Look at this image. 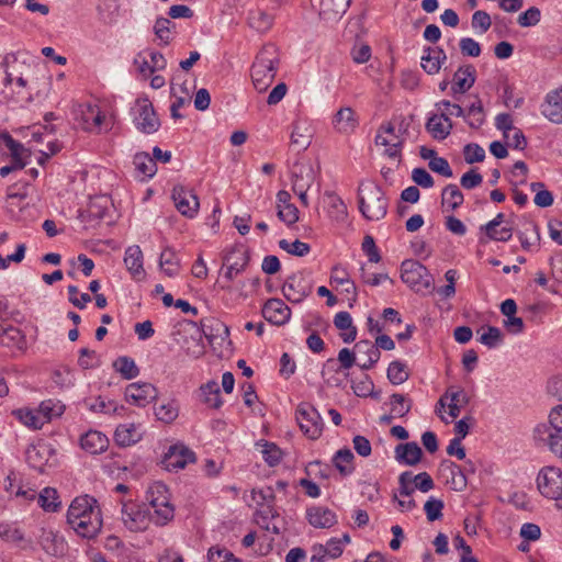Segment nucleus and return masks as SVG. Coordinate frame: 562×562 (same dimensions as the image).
<instances>
[{"instance_id":"nucleus-32","label":"nucleus","mask_w":562,"mask_h":562,"mask_svg":"<svg viewBox=\"0 0 562 562\" xmlns=\"http://www.w3.org/2000/svg\"><path fill=\"white\" fill-rule=\"evenodd\" d=\"M201 330L200 334L204 336L210 342L221 337L222 339L228 337V327L221 321L210 317L200 321Z\"/></svg>"},{"instance_id":"nucleus-12","label":"nucleus","mask_w":562,"mask_h":562,"mask_svg":"<svg viewBox=\"0 0 562 562\" xmlns=\"http://www.w3.org/2000/svg\"><path fill=\"white\" fill-rule=\"evenodd\" d=\"M171 198L176 209L186 217L193 218L199 211L200 202L194 192L181 184L172 189Z\"/></svg>"},{"instance_id":"nucleus-60","label":"nucleus","mask_w":562,"mask_h":562,"mask_svg":"<svg viewBox=\"0 0 562 562\" xmlns=\"http://www.w3.org/2000/svg\"><path fill=\"white\" fill-rule=\"evenodd\" d=\"M479 340L488 348H495L503 341V334L498 327L487 326L486 331L481 335Z\"/></svg>"},{"instance_id":"nucleus-61","label":"nucleus","mask_w":562,"mask_h":562,"mask_svg":"<svg viewBox=\"0 0 562 562\" xmlns=\"http://www.w3.org/2000/svg\"><path fill=\"white\" fill-rule=\"evenodd\" d=\"M445 504L441 499L430 497L424 505L427 519L429 521L438 520L442 517V509Z\"/></svg>"},{"instance_id":"nucleus-22","label":"nucleus","mask_w":562,"mask_h":562,"mask_svg":"<svg viewBox=\"0 0 562 562\" xmlns=\"http://www.w3.org/2000/svg\"><path fill=\"white\" fill-rule=\"evenodd\" d=\"M394 453L398 463L409 467L416 465L423 458V450L415 441L397 445Z\"/></svg>"},{"instance_id":"nucleus-52","label":"nucleus","mask_w":562,"mask_h":562,"mask_svg":"<svg viewBox=\"0 0 562 562\" xmlns=\"http://www.w3.org/2000/svg\"><path fill=\"white\" fill-rule=\"evenodd\" d=\"M440 467L445 471H449L451 474V482L457 490H462L467 485V479L464 473L462 472L461 467L456 464L450 460H443L440 463Z\"/></svg>"},{"instance_id":"nucleus-57","label":"nucleus","mask_w":562,"mask_h":562,"mask_svg":"<svg viewBox=\"0 0 562 562\" xmlns=\"http://www.w3.org/2000/svg\"><path fill=\"white\" fill-rule=\"evenodd\" d=\"M353 393L359 397H368L372 394L374 383L368 374H363L359 380H351Z\"/></svg>"},{"instance_id":"nucleus-56","label":"nucleus","mask_w":562,"mask_h":562,"mask_svg":"<svg viewBox=\"0 0 562 562\" xmlns=\"http://www.w3.org/2000/svg\"><path fill=\"white\" fill-rule=\"evenodd\" d=\"M279 247L285 250L288 254L304 257L311 251V247L307 243L301 241L299 239L293 243H289L286 239L279 240Z\"/></svg>"},{"instance_id":"nucleus-47","label":"nucleus","mask_w":562,"mask_h":562,"mask_svg":"<svg viewBox=\"0 0 562 562\" xmlns=\"http://www.w3.org/2000/svg\"><path fill=\"white\" fill-rule=\"evenodd\" d=\"M38 505L45 512H57L60 508L58 493L53 487H45L38 495Z\"/></svg>"},{"instance_id":"nucleus-6","label":"nucleus","mask_w":562,"mask_h":562,"mask_svg":"<svg viewBox=\"0 0 562 562\" xmlns=\"http://www.w3.org/2000/svg\"><path fill=\"white\" fill-rule=\"evenodd\" d=\"M537 486L542 496L562 499V471L555 467H544L537 476Z\"/></svg>"},{"instance_id":"nucleus-14","label":"nucleus","mask_w":562,"mask_h":562,"mask_svg":"<svg viewBox=\"0 0 562 562\" xmlns=\"http://www.w3.org/2000/svg\"><path fill=\"white\" fill-rule=\"evenodd\" d=\"M54 456L55 449L43 440L31 445L25 452L29 465L41 473L44 472L45 467L49 464Z\"/></svg>"},{"instance_id":"nucleus-54","label":"nucleus","mask_w":562,"mask_h":562,"mask_svg":"<svg viewBox=\"0 0 562 562\" xmlns=\"http://www.w3.org/2000/svg\"><path fill=\"white\" fill-rule=\"evenodd\" d=\"M530 189L536 192L533 202L539 207H548L553 204V195L544 189L543 182H532Z\"/></svg>"},{"instance_id":"nucleus-36","label":"nucleus","mask_w":562,"mask_h":562,"mask_svg":"<svg viewBox=\"0 0 562 562\" xmlns=\"http://www.w3.org/2000/svg\"><path fill=\"white\" fill-rule=\"evenodd\" d=\"M82 127L85 131L93 132L100 130L105 120L104 113L98 105L88 104L81 112Z\"/></svg>"},{"instance_id":"nucleus-20","label":"nucleus","mask_w":562,"mask_h":562,"mask_svg":"<svg viewBox=\"0 0 562 562\" xmlns=\"http://www.w3.org/2000/svg\"><path fill=\"white\" fill-rule=\"evenodd\" d=\"M425 127L432 138L443 140L450 135L453 128V123L446 111H441L440 114H432L429 116Z\"/></svg>"},{"instance_id":"nucleus-18","label":"nucleus","mask_w":562,"mask_h":562,"mask_svg":"<svg viewBox=\"0 0 562 562\" xmlns=\"http://www.w3.org/2000/svg\"><path fill=\"white\" fill-rule=\"evenodd\" d=\"M261 313L267 322L279 326L285 324L291 316L290 307L281 299H269Z\"/></svg>"},{"instance_id":"nucleus-37","label":"nucleus","mask_w":562,"mask_h":562,"mask_svg":"<svg viewBox=\"0 0 562 562\" xmlns=\"http://www.w3.org/2000/svg\"><path fill=\"white\" fill-rule=\"evenodd\" d=\"M325 198L329 216L337 222H344L348 216L345 202L333 191H326Z\"/></svg>"},{"instance_id":"nucleus-59","label":"nucleus","mask_w":562,"mask_h":562,"mask_svg":"<svg viewBox=\"0 0 562 562\" xmlns=\"http://www.w3.org/2000/svg\"><path fill=\"white\" fill-rule=\"evenodd\" d=\"M265 461L270 465L274 467L280 463L282 459L281 449L272 442H265L261 450Z\"/></svg>"},{"instance_id":"nucleus-50","label":"nucleus","mask_w":562,"mask_h":562,"mask_svg":"<svg viewBox=\"0 0 562 562\" xmlns=\"http://www.w3.org/2000/svg\"><path fill=\"white\" fill-rule=\"evenodd\" d=\"M409 378L407 367L404 362L395 360L389 364L387 379L394 385L406 382Z\"/></svg>"},{"instance_id":"nucleus-64","label":"nucleus","mask_w":562,"mask_h":562,"mask_svg":"<svg viewBox=\"0 0 562 562\" xmlns=\"http://www.w3.org/2000/svg\"><path fill=\"white\" fill-rule=\"evenodd\" d=\"M207 557L211 562H240V560L236 559L227 549L216 547H212L209 550Z\"/></svg>"},{"instance_id":"nucleus-15","label":"nucleus","mask_w":562,"mask_h":562,"mask_svg":"<svg viewBox=\"0 0 562 562\" xmlns=\"http://www.w3.org/2000/svg\"><path fill=\"white\" fill-rule=\"evenodd\" d=\"M150 514L142 510L140 507L134 503H126L122 506V521L124 526L133 532L143 531L147 528Z\"/></svg>"},{"instance_id":"nucleus-62","label":"nucleus","mask_w":562,"mask_h":562,"mask_svg":"<svg viewBox=\"0 0 562 562\" xmlns=\"http://www.w3.org/2000/svg\"><path fill=\"white\" fill-rule=\"evenodd\" d=\"M464 160L468 164L481 162L485 158V150L479 144H468L463 148Z\"/></svg>"},{"instance_id":"nucleus-63","label":"nucleus","mask_w":562,"mask_h":562,"mask_svg":"<svg viewBox=\"0 0 562 562\" xmlns=\"http://www.w3.org/2000/svg\"><path fill=\"white\" fill-rule=\"evenodd\" d=\"M398 494L401 497H409L415 488L413 481V473L411 471H405L398 476Z\"/></svg>"},{"instance_id":"nucleus-17","label":"nucleus","mask_w":562,"mask_h":562,"mask_svg":"<svg viewBox=\"0 0 562 562\" xmlns=\"http://www.w3.org/2000/svg\"><path fill=\"white\" fill-rule=\"evenodd\" d=\"M194 461L195 454L192 450L183 445H173L165 454L162 463L167 470L171 471L183 469L188 463H193Z\"/></svg>"},{"instance_id":"nucleus-55","label":"nucleus","mask_w":562,"mask_h":562,"mask_svg":"<svg viewBox=\"0 0 562 562\" xmlns=\"http://www.w3.org/2000/svg\"><path fill=\"white\" fill-rule=\"evenodd\" d=\"M156 416L159 420L164 423H172L179 414V405L177 401L171 400L170 402L160 405L156 408Z\"/></svg>"},{"instance_id":"nucleus-30","label":"nucleus","mask_w":562,"mask_h":562,"mask_svg":"<svg viewBox=\"0 0 562 562\" xmlns=\"http://www.w3.org/2000/svg\"><path fill=\"white\" fill-rule=\"evenodd\" d=\"M307 520L315 528H330L337 522L336 514L325 507L307 509Z\"/></svg>"},{"instance_id":"nucleus-16","label":"nucleus","mask_w":562,"mask_h":562,"mask_svg":"<svg viewBox=\"0 0 562 562\" xmlns=\"http://www.w3.org/2000/svg\"><path fill=\"white\" fill-rule=\"evenodd\" d=\"M157 389L151 383H131L125 390V398L133 405L145 407L157 397Z\"/></svg>"},{"instance_id":"nucleus-58","label":"nucleus","mask_w":562,"mask_h":562,"mask_svg":"<svg viewBox=\"0 0 562 562\" xmlns=\"http://www.w3.org/2000/svg\"><path fill=\"white\" fill-rule=\"evenodd\" d=\"M171 27H175V24L167 18H159L156 20L154 30L157 37L162 41L165 45L171 42Z\"/></svg>"},{"instance_id":"nucleus-1","label":"nucleus","mask_w":562,"mask_h":562,"mask_svg":"<svg viewBox=\"0 0 562 562\" xmlns=\"http://www.w3.org/2000/svg\"><path fill=\"white\" fill-rule=\"evenodd\" d=\"M67 522L82 538H94L102 528L101 509L97 499L89 495L76 497L68 508Z\"/></svg>"},{"instance_id":"nucleus-25","label":"nucleus","mask_w":562,"mask_h":562,"mask_svg":"<svg viewBox=\"0 0 562 562\" xmlns=\"http://www.w3.org/2000/svg\"><path fill=\"white\" fill-rule=\"evenodd\" d=\"M333 125L336 131L349 134L358 126V119L355 111L349 106L340 108L334 115Z\"/></svg>"},{"instance_id":"nucleus-41","label":"nucleus","mask_w":562,"mask_h":562,"mask_svg":"<svg viewBox=\"0 0 562 562\" xmlns=\"http://www.w3.org/2000/svg\"><path fill=\"white\" fill-rule=\"evenodd\" d=\"M463 117L467 120L469 126L472 128H480L485 122V112L483 109V103L477 95L475 97V101H473L470 104L465 113V116Z\"/></svg>"},{"instance_id":"nucleus-10","label":"nucleus","mask_w":562,"mask_h":562,"mask_svg":"<svg viewBox=\"0 0 562 562\" xmlns=\"http://www.w3.org/2000/svg\"><path fill=\"white\" fill-rule=\"evenodd\" d=\"M404 139L395 132V125L392 122L382 124L375 136V145L386 147L384 154L390 158L401 156Z\"/></svg>"},{"instance_id":"nucleus-35","label":"nucleus","mask_w":562,"mask_h":562,"mask_svg":"<svg viewBox=\"0 0 562 562\" xmlns=\"http://www.w3.org/2000/svg\"><path fill=\"white\" fill-rule=\"evenodd\" d=\"M334 325L339 330H342L340 337L344 342L350 344L357 337V327L352 324L351 315L348 312H339L334 317Z\"/></svg>"},{"instance_id":"nucleus-24","label":"nucleus","mask_w":562,"mask_h":562,"mask_svg":"<svg viewBox=\"0 0 562 562\" xmlns=\"http://www.w3.org/2000/svg\"><path fill=\"white\" fill-rule=\"evenodd\" d=\"M542 114L553 123H562V89L550 92L542 104Z\"/></svg>"},{"instance_id":"nucleus-48","label":"nucleus","mask_w":562,"mask_h":562,"mask_svg":"<svg viewBox=\"0 0 562 562\" xmlns=\"http://www.w3.org/2000/svg\"><path fill=\"white\" fill-rule=\"evenodd\" d=\"M113 368L115 371L120 372L121 375L126 380H132L139 374V369L136 366L135 361L126 356L119 357L113 362Z\"/></svg>"},{"instance_id":"nucleus-19","label":"nucleus","mask_w":562,"mask_h":562,"mask_svg":"<svg viewBox=\"0 0 562 562\" xmlns=\"http://www.w3.org/2000/svg\"><path fill=\"white\" fill-rule=\"evenodd\" d=\"M549 423L555 432L549 434L548 446L553 453L562 458V405L552 408Z\"/></svg>"},{"instance_id":"nucleus-46","label":"nucleus","mask_w":562,"mask_h":562,"mask_svg":"<svg viewBox=\"0 0 562 562\" xmlns=\"http://www.w3.org/2000/svg\"><path fill=\"white\" fill-rule=\"evenodd\" d=\"M133 162L136 170L147 178H151L157 172L156 161L147 153H137Z\"/></svg>"},{"instance_id":"nucleus-27","label":"nucleus","mask_w":562,"mask_h":562,"mask_svg":"<svg viewBox=\"0 0 562 562\" xmlns=\"http://www.w3.org/2000/svg\"><path fill=\"white\" fill-rule=\"evenodd\" d=\"M108 445L109 439L106 436L97 430H90L80 438L81 448L91 454L103 452L108 448Z\"/></svg>"},{"instance_id":"nucleus-34","label":"nucleus","mask_w":562,"mask_h":562,"mask_svg":"<svg viewBox=\"0 0 562 562\" xmlns=\"http://www.w3.org/2000/svg\"><path fill=\"white\" fill-rule=\"evenodd\" d=\"M114 439L121 447H128L142 439V434L135 424L119 425L114 432Z\"/></svg>"},{"instance_id":"nucleus-4","label":"nucleus","mask_w":562,"mask_h":562,"mask_svg":"<svg viewBox=\"0 0 562 562\" xmlns=\"http://www.w3.org/2000/svg\"><path fill=\"white\" fill-rule=\"evenodd\" d=\"M387 200L383 190L375 183L359 188V210L369 221H380L387 212Z\"/></svg>"},{"instance_id":"nucleus-21","label":"nucleus","mask_w":562,"mask_h":562,"mask_svg":"<svg viewBox=\"0 0 562 562\" xmlns=\"http://www.w3.org/2000/svg\"><path fill=\"white\" fill-rule=\"evenodd\" d=\"M476 79V71L472 65L460 66L453 76L452 94H463L470 90Z\"/></svg>"},{"instance_id":"nucleus-44","label":"nucleus","mask_w":562,"mask_h":562,"mask_svg":"<svg viewBox=\"0 0 562 562\" xmlns=\"http://www.w3.org/2000/svg\"><path fill=\"white\" fill-rule=\"evenodd\" d=\"M200 390L203 395V402L207 406L212 408H220L222 406L223 401L221 398V391L217 382H207L206 384L202 385Z\"/></svg>"},{"instance_id":"nucleus-28","label":"nucleus","mask_w":562,"mask_h":562,"mask_svg":"<svg viewBox=\"0 0 562 562\" xmlns=\"http://www.w3.org/2000/svg\"><path fill=\"white\" fill-rule=\"evenodd\" d=\"M355 350L360 357H366L364 361L358 364L362 370L371 369L381 357V352L378 347L368 339L358 341L355 345Z\"/></svg>"},{"instance_id":"nucleus-49","label":"nucleus","mask_w":562,"mask_h":562,"mask_svg":"<svg viewBox=\"0 0 562 562\" xmlns=\"http://www.w3.org/2000/svg\"><path fill=\"white\" fill-rule=\"evenodd\" d=\"M159 263L168 277H175L178 274L180 262L172 249L166 248L161 252Z\"/></svg>"},{"instance_id":"nucleus-26","label":"nucleus","mask_w":562,"mask_h":562,"mask_svg":"<svg viewBox=\"0 0 562 562\" xmlns=\"http://www.w3.org/2000/svg\"><path fill=\"white\" fill-rule=\"evenodd\" d=\"M351 0H321L319 16L325 21H336L347 11Z\"/></svg>"},{"instance_id":"nucleus-7","label":"nucleus","mask_w":562,"mask_h":562,"mask_svg":"<svg viewBox=\"0 0 562 562\" xmlns=\"http://www.w3.org/2000/svg\"><path fill=\"white\" fill-rule=\"evenodd\" d=\"M296 420L301 430L310 438L317 439L323 432L324 423L322 416L314 406L301 403L296 407Z\"/></svg>"},{"instance_id":"nucleus-40","label":"nucleus","mask_w":562,"mask_h":562,"mask_svg":"<svg viewBox=\"0 0 562 562\" xmlns=\"http://www.w3.org/2000/svg\"><path fill=\"white\" fill-rule=\"evenodd\" d=\"M355 457L350 449L345 448L338 450L334 458L333 463L341 475H349L353 472L355 467L352 464Z\"/></svg>"},{"instance_id":"nucleus-39","label":"nucleus","mask_w":562,"mask_h":562,"mask_svg":"<svg viewBox=\"0 0 562 562\" xmlns=\"http://www.w3.org/2000/svg\"><path fill=\"white\" fill-rule=\"evenodd\" d=\"M0 345L21 349L24 345V335L14 326H8L5 328L0 327Z\"/></svg>"},{"instance_id":"nucleus-2","label":"nucleus","mask_w":562,"mask_h":562,"mask_svg":"<svg viewBox=\"0 0 562 562\" xmlns=\"http://www.w3.org/2000/svg\"><path fill=\"white\" fill-rule=\"evenodd\" d=\"M280 64L279 50L273 44H266L259 50L251 66L254 87L265 92L273 82Z\"/></svg>"},{"instance_id":"nucleus-31","label":"nucleus","mask_w":562,"mask_h":562,"mask_svg":"<svg viewBox=\"0 0 562 562\" xmlns=\"http://www.w3.org/2000/svg\"><path fill=\"white\" fill-rule=\"evenodd\" d=\"M422 57L423 69L429 75L439 72L442 63L447 59L443 49L439 47H427Z\"/></svg>"},{"instance_id":"nucleus-23","label":"nucleus","mask_w":562,"mask_h":562,"mask_svg":"<svg viewBox=\"0 0 562 562\" xmlns=\"http://www.w3.org/2000/svg\"><path fill=\"white\" fill-rule=\"evenodd\" d=\"M449 398V415L452 418H457L460 415L461 407L465 406L470 402L469 395L462 390L450 387L447 392L440 397L438 404L441 407H445L446 400Z\"/></svg>"},{"instance_id":"nucleus-11","label":"nucleus","mask_w":562,"mask_h":562,"mask_svg":"<svg viewBox=\"0 0 562 562\" xmlns=\"http://www.w3.org/2000/svg\"><path fill=\"white\" fill-rule=\"evenodd\" d=\"M312 283L302 273H293L285 280L282 293L291 303H301L312 293Z\"/></svg>"},{"instance_id":"nucleus-43","label":"nucleus","mask_w":562,"mask_h":562,"mask_svg":"<svg viewBox=\"0 0 562 562\" xmlns=\"http://www.w3.org/2000/svg\"><path fill=\"white\" fill-rule=\"evenodd\" d=\"M41 418L45 424L49 423L53 418L59 417L64 411L65 405L60 401L46 400L43 401L37 408Z\"/></svg>"},{"instance_id":"nucleus-8","label":"nucleus","mask_w":562,"mask_h":562,"mask_svg":"<svg viewBox=\"0 0 562 562\" xmlns=\"http://www.w3.org/2000/svg\"><path fill=\"white\" fill-rule=\"evenodd\" d=\"M4 146L11 156V165L0 168V176L7 177L13 170L22 169L26 165V158L30 157V153L24 146L13 139L8 132L0 133V147Z\"/></svg>"},{"instance_id":"nucleus-9","label":"nucleus","mask_w":562,"mask_h":562,"mask_svg":"<svg viewBox=\"0 0 562 562\" xmlns=\"http://www.w3.org/2000/svg\"><path fill=\"white\" fill-rule=\"evenodd\" d=\"M134 122L142 133L151 134L158 131L160 122L148 98L137 99Z\"/></svg>"},{"instance_id":"nucleus-5","label":"nucleus","mask_w":562,"mask_h":562,"mask_svg":"<svg viewBox=\"0 0 562 562\" xmlns=\"http://www.w3.org/2000/svg\"><path fill=\"white\" fill-rule=\"evenodd\" d=\"M401 279L416 292L432 288L434 278L428 269L416 260H404L401 265Z\"/></svg>"},{"instance_id":"nucleus-33","label":"nucleus","mask_w":562,"mask_h":562,"mask_svg":"<svg viewBox=\"0 0 562 562\" xmlns=\"http://www.w3.org/2000/svg\"><path fill=\"white\" fill-rule=\"evenodd\" d=\"M124 263L134 279H140L144 274L143 252L139 246L127 247L124 256Z\"/></svg>"},{"instance_id":"nucleus-13","label":"nucleus","mask_w":562,"mask_h":562,"mask_svg":"<svg viewBox=\"0 0 562 562\" xmlns=\"http://www.w3.org/2000/svg\"><path fill=\"white\" fill-rule=\"evenodd\" d=\"M223 260L224 266H226L224 278L227 281H233L237 274L246 269L250 255L243 246H235L224 255Z\"/></svg>"},{"instance_id":"nucleus-3","label":"nucleus","mask_w":562,"mask_h":562,"mask_svg":"<svg viewBox=\"0 0 562 562\" xmlns=\"http://www.w3.org/2000/svg\"><path fill=\"white\" fill-rule=\"evenodd\" d=\"M146 501L154 509L150 519L158 526H165L173 519L175 508L170 503L169 490L162 482H155L146 492Z\"/></svg>"},{"instance_id":"nucleus-45","label":"nucleus","mask_w":562,"mask_h":562,"mask_svg":"<svg viewBox=\"0 0 562 562\" xmlns=\"http://www.w3.org/2000/svg\"><path fill=\"white\" fill-rule=\"evenodd\" d=\"M14 415L22 424L34 430L41 429L45 425V422L41 418L37 408H20L14 412Z\"/></svg>"},{"instance_id":"nucleus-29","label":"nucleus","mask_w":562,"mask_h":562,"mask_svg":"<svg viewBox=\"0 0 562 562\" xmlns=\"http://www.w3.org/2000/svg\"><path fill=\"white\" fill-rule=\"evenodd\" d=\"M247 23L252 30L259 33H266L274 23V14L257 8L249 11Z\"/></svg>"},{"instance_id":"nucleus-42","label":"nucleus","mask_w":562,"mask_h":562,"mask_svg":"<svg viewBox=\"0 0 562 562\" xmlns=\"http://www.w3.org/2000/svg\"><path fill=\"white\" fill-rule=\"evenodd\" d=\"M464 196L457 184H448L443 188L441 193V204L447 205L451 211H454L463 203Z\"/></svg>"},{"instance_id":"nucleus-51","label":"nucleus","mask_w":562,"mask_h":562,"mask_svg":"<svg viewBox=\"0 0 562 562\" xmlns=\"http://www.w3.org/2000/svg\"><path fill=\"white\" fill-rule=\"evenodd\" d=\"M331 282L338 285H342L344 291L347 293H352L353 300H356V284L352 280H350L349 273L346 271V269L339 266H335L333 268Z\"/></svg>"},{"instance_id":"nucleus-38","label":"nucleus","mask_w":562,"mask_h":562,"mask_svg":"<svg viewBox=\"0 0 562 562\" xmlns=\"http://www.w3.org/2000/svg\"><path fill=\"white\" fill-rule=\"evenodd\" d=\"M314 180V172L311 166L295 165L292 171V189L297 190L299 186H304L308 190Z\"/></svg>"},{"instance_id":"nucleus-53","label":"nucleus","mask_w":562,"mask_h":562,"mask_svg":"<svg viewBox=\"0 0 562 562\" xmlns=\"http://www.w3.org/2000/svg\"><path fill=\"white\" fill-rule=\"evenodd\" d=\"M312 134L308 128L301 124H294L291 134V144L296 146L299 149H306L311 144Z\"/></svg>"}]
</instances>
